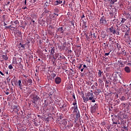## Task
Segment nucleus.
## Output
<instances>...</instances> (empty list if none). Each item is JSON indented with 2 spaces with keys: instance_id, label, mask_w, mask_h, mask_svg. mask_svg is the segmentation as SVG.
Here are the masks:
<instances>
[{
  "instance_id": "4c0bfd02",
  "label": "nucleus",
  "mask_w": 131,
  "mask_h": 131,
  "mask_svg": "<svg viewBox=\"0 0 131 131\" xmlns=\"http://www.w3.org/2000/svg\"><path fill=\"white\" fill-rule=\"evenodd\" d=\"M72 96L74 100H76V98H75V95H74V94H73Z\"/></svg>"
},
{
  "instance_id": "423d86ee",
  "label": "nucleus",
  "mask_w": 131,
  "mask_h": 131,
  "mask_svg": "<svg viewBox=\"0 0 131 131\" xmlns=\"http://www.w3.org/2000/svg\"><path fill=\"white\" fill-rule=\"evenodd\" d=\"M97 109H98V104L95 103L94 106H93L92 107V108H91V112H92V113H95V112H96L97 111Z\"/></svg>"
},
{
  "instance_id": "338daca9",
  "label": "nucleus",
  "mask_w": 131,
  "mask_h": 131,
  "mask_svg": "<svg viewBox=\"0 0 131 131\" xmlns=\"http://www.w3.org/2000/svg\"><path fill=\"white\" fill-rule=\"evenodd\" d=\"M59 57L60 58H62V56H61V55H60Z\"/></svg>"
},
{
  "instance_id": "f257e3e1",
  "label": "nucleus",
  "mask_w": 131,
  "mask_h": 131,
  "mask_svg": "<svg viewBox=\"0 0 131 131\" xmlns=\"http://www.w3.org/2000/svg\"><path fill=\"white\" fill-rule=\"evenodd\" d=\"M95 95L93 93L88 92L85 93V96H82L84 103H88L89 100L91 101L92 103H95L96 100L95 99Z\"/></svg>"
},
{
  "instance_id": "20e7f679",
  "label": "nucleus",
  "mask_w": 131,
  "mask_h": 131,
  "mask_svg": "<svg viewBox=\"0 0 131 131\" xmlns=\"http://www.w3.org/2000/svg\"><path fill=\"white\" fill-rule=\"evenodd\" d=\"M100 24L103 25V24H106L107 23V20H106V18L103 16L99 20Z\"/></svg>"
},
{
  "instance_id": "dca6fc26",
  "label": "nucleus",
  "mask_w": 131,
  "mask_h": 131,
  "mask_svg": "<svg viewBox=\"0 0 131 131\" xmlns=\"http://www.w3.org/2000/svg\"><path fill=\"white\" fill-rule=\"evenodd\" d=\"M76 117L77 119H78V118L80 117V113H79V112H78V113H76Z\"/></svg>"
},
{
  "instance_id": "6e6d98bb",
  "label": "nucleus",
  "mask_w": 131,
  "mask_h": 131,
  "mask_svg": "<svg viewBox=\"0 0 131 131\" xmlns=\"http://www.w3.org/2000/svg\"><path fill=\"white\" fill-rule=\"evenodd\" d=\"M83 69L84 68L81 69V72H82L83 71Z\"/></svg>"
},
{
  "instance_id": "f8f14e48",
  "label": "nucleus",
  "mask_w": 131,
  "mask_h": 131,
  "mask_svg": "<svg viewBox=\"0 0 131 131\" xmlns=\"http://www.w3.org/2000/svg\"><path fill=\"white\" fill-rule=\"evenodd\" d=\"M18 85H19V89H20V90H23V88H22V83H21V80H18Z\"/></svg>"
},
{
  "instance_id": "2f4dec72",
  "label": "nucleus",
  "mask_w": 131,
  "mask_h": 131,
  "mask_svg": "<svg viewBox=\"0 0 131 131\" xmlns=\"http://www.w3.org/2000/svg\"><path fill=\"white\" fill-rule=\"evenodd\" d=\"M52 75L53 78H55V77H56V76H57V75L55 73H52Z\"/></svg>"
},
{
  "instance_id": "e433bc0d",
  "label": "nucleus",
  "mask_w": 131,
  "mask_h": 131,
  "mask_svg": "<svg viewBox=\"0 0 131 131\" xmlns=\"http://www.w3.org/2000/svg\"><path fill=\"white\" fill-rule=\"evenodd\" d=\"M81 67H82V63H81L79 64V69H81Z\"/></svg>"
},
{
  "instance_id": "5fc2aeb1",
  "label": "nucleus",
  "mask_w": 131,
  "mask_h": 131,
  "mask_svg": "<svg viewBox=\"0 0 131 131\" xmlns=\"http://www.w3.org/2000/svg\"><path fill=\"white\" fill-rule=\"evenodd\" d=\"M4 26H7V24H6V23H4Z\"/></svg>"
},
{
  "instance_id": "69168bd1",
  "label": "nucleus",
  "mask_w": 131,
  "mask_h": 131,
  "mask_svg": "<svg viewBox=\"0 0 131 131\" xmlns=\"http://www.w3.org/2000/svg\"><path fill=\"white\" fill-rule=\"evenodd\" d=\"M95 87V85H93V86H92V88H94Z\"/></svg>"
},
{
  "instance_id": "ddd939ff",
  "label": "nucleus",
  "mask_w": 131,
  "mask_h": 131,
  "mask_svg": "<svg viewBox=\"0 0 131 131\" xmlns=\"http://www.w3.org/2000/svg\"><path fill=\"white\" fill-rule=\"evenodd\" d=\"M102 73H103V71H101L100 70H98V77H102Z\"/></svg>"
},
{
  "instance_id": "4468645a",
  "label": "nucleus",
  "mask_w": 131,
  "mask_h": 131,
  "mask_svg": "<svg viewBox=\"0 0 131 131\" xmlns=\"http://www.w3.org/2000/svg\"><path fill=\"white\" fill-rule=\"evenodd\" d=\"M2 58L3 59H4V60H5V61H7V60L9 59V57H8V56L7 55V54L5 55H3Z\"/></svg>"
},
{
  "instance_id": "79ce46f5",
  "label": "nucleus",
  "mask_w": 131,
  "mask_h": 131,
  "mask_svg": "<svg viewBox=\"0 0 131 131\" xmlns=\"http://www.w3.org/2000/svg\"><path fill=\"white\" fill-rule=\"evenodd\" d=\"M93 35L94 37H95V38H96V33H94L93 34Z\"/></svg>"
},
{
  "instance_id": "13d9d810",
  "label": "nucleus",
  "mask_w": 131,
  "mask_h": 131,
  "mask_svg": "<svg viewBox=\"0 0 131 131\" xmlns=\"http://www.w3.org/2000/svg\"><path fill=\"white\" fill-rule=\"evenodd\" d=\"M24 77H27V76L25 75H24Z\"/></svg>"
},
{
  "instance_id": "aec40b11",
  "label": "nucleus",
  "mask_w": 131,
  "mask_h": 131,
  "mask_svg": "<svg viewBox=\"0 0 131 131\" xmlns=\"http://www.w3.org/2000/svg\"><path fill=\"white\" fill-rule=\"evenodd\" d=\"M120 65L121 66V67H124V65H125V62L122 61L120 62Z\"/></svg>"
},
{
  "instance_id": "cd10ccee",
  "label": "nucleus",
  "mask_w": 131,
  "mask_h": 131,
  "mask_svg": "<svg viewBox=\"0 0 131 131\" xmlns=\"http://www.w3.org/2000/svg\"><path fill=\"white\" fill-rule=\"evenodd\" d=\"M110 77H117V76L115 74H112V75L110 76Z\"/></svg>"
},
{
  "instance_id": "2eb2a0df",
  "label": "nucleus",
  "mask_w": 131,
  "mask_h": 131,
  "mask_svg": "<svg viewBox=\"0 0 131 131\" xmlns=\"http://www.w3.org/2000/svg\"><path fill=\"white\" fill-rule=\"evenodd\" d=\"M120 100L121 101H126V97L125 96H121V98H120Z\"/></svg>"
},
{
  "instance_id": "f3484780",
  "label": "nucleus",
  "mask_w": 131,
  "mask_h": 131,
  "mask_svg": "<svg viewBox=\"0 0 131 131\" xmlns=\"http://www.w3.org/2000/svg\"><path fill=\"white\" fill-rule=\"evenodd\" d=\"M13 109L14 110H15V109H16V110L15 111L16 112H18V111H19V108H18V106L17 105H14Z\"/></svg>"
},
{
  "instance_id": "0eeeda50",
  "label": "nucleus",
  "mask_w": 131,
  "mask_h": 131,
  "mask_svg": "<svg viewBox=\"0 0 131 131\" xmlns=\"http://www.w3.org/2000/svg\"><path fill=\"white\" fill-rule=\"evenodd\" d=\"M71 109L74 110L73 113H78V112H79V111H78V107L77 106H72Z\"/></svg>"
},
{
  "instance_id": "6ab92c4d",
  "label": "nucleus",
  "mask_w": 131,
  "mask_h": 131,
  "mask_svg": "<svg viewBox=\"0 0 131 131\" xmlns=\"http://www.w3.org/2000/svg\"><path fill=\"white\" fill-rule=\"evenodd\" d=\"M73 105L74 107H75V106H77V103L76 101V99L74 100V102L73 103Z\"/></svg>"
},
{
  "instance_id": "de8ad7c7",
  "label": "nucleus",
  "mask_w": 131,
  "mask_h": 131,
  "mask_svg": "<svg viewBox=\"0 0 131 131\" xmlns=\"http://www.w3.org/2000/svg\"><path fill=\"white\" fill-rule=\"evenodd\" d=\"M124 129H126L127 130V127L126 126H124Z\"/></svg>"
},
{
  "instance_id": "5701e85b",
  "label": "nucleus",
  "mask_w": 131,
  "mask_h": 131,
  "mask_svg": "<svg viewBox=\"0 0 131 131\" xmlns=\"http://www.w3.org/2000/svg\"><path fill=\"white\" fill-rule=\"evenodd\" d=\"M113 27H111L109 28L108 30H110V32L113 33Z\"/></svg>"
},
{
  "instance_id": "680f3d73",
  "label": "nucleus",
  "mask_w": 131,
  "mask_h": 131,
  "mask_svg": "<svg viewBox=\"0 0 131 131\" xmlns=\"http://www.w3.org/2000/svg\"><path fill=\"white\" fill-rule=\"evenodd\" d=\"M95 85H96V86H98V83H96Z\"/></svg>"
},
{
  "instance_id": "39448f33",
  "label": "nucleus",
  "mask_w": 131,
  "mask_h": 131,
  "mask_svg": "<svg viewBox=\"0 0 131 131\" xmlns=\"http://www.w3.org/2000/svg\"><path fill=\"white\" fill-rule=\"evenodd\" d=\"M62 82V79L60 77H57L55 79V82L56 84H60Z\"/></svg>"
},
{
  "instance_id": "c85d7f7f",
  "label": "nucleus",
  "mask_w": 131,
  "mask_h": 131,
  "mask_svg": "<svg viewBox=\"0 0 131 131\" xmlns=\"http://www.w3.org/2000/svg\"><path fill=\"white\" fill-rule=\"evenodd\" d=\"M54 12H55V13H58V12H59V9H58V8H55V9H54Z\"/></svg>"
},
{
  "instance_id": "49530a36",
  "label": "nucleus",
  "mask_w": 131,
  "mask_h": 131,
  "mask_svg": "<svg viewBox=\"0 0 131 131\" xmlns=\"http://www.w3.org/2000/svg\"><path fill=\"white\" fill-rule=\"evenodd\" d=\"M121 105H122V106H125V103H121Z\"/></svg>"
},
{
  "instance_id": "09e8293b",
  "label": "nucleus",
  "mask_w": 131,
  "mask_h": 131,
  "mask_svg": "<svg viewBox=\"0 0 131 131\" xmlns=\"http://www.w3.org/2000/svg\"><path fill=\"white\" fill-rule=\"evenodd\" d=\"M83 68H88V67H86V66L85 64L83 65Z\"/></svg>"
},
{
  "instance_id": "a19ab883",
  "label": "nucleus",
  "mask_w": 131,
  "mask_h": 131,
  "mask_svg": "<svg viewBox=\"0 0 131 131\" xmlns=\"http://www.w3.org/2000/svg\"><path fill=\"white\" fill-rule=\"evenodd\" d=\"M0 74H1V75H2L3 76H4L5 75V74H4L2 71H0Z\"/></svg>"
},
{
  "instance_id": "473e14b6",
  "label": "nucleus",
  "mask_w": 131,
  "mask_h": 131,
  "mask_svg": "<svg viewBox=\"0 0 131 131\" xmlns=\"http://www.w3.org/2000/svg\"><path fill=\"white\" fill-rule=\"evenodd\" d=\"M112 4H114V3L116 2H117V0H111Z\"/></svg>"
},
{
  "instance_id": "58836bf2",
  "label": "nucleus",
  "mask_w": 131,
  "mask_h": 131,
  "mask_svg": "<svg viewBox=\"0 0 131 131\" xmlns=\"http://www.w3.org/2000/svg\"><path fill=\"white\" fill-rule=\"evenodd\" d=\"M109 55H110V52L105 53V56H109Z\"/></svg>"
},
{
  "instance_id": "7c9ffc66",
  "label": "nucleus",
  "mask_w": 131,
  "mask_h": 131,
  "mask_svg": "<svg viewBox=\"0 0 131 131\" xmlns=\"http://www.w3.org/2000/svg\"><path fill=\"white\" fill-rule=\"evenodd\" d=\"M37 0H30V2L35 4Z\"/></svg>"
},
{
  "instance_id": "052dcab7",
  "label": "nucleus",
  "mask_w": 131,
  "mask_h": 131,
  "mask_svg": "<svg viewBox=\"0 0 131 131\" xmlns=\"http://www.w3.org/2000/svg\"><path fill=\"white\" fill-rule=\"evenodd\" d=\"M66 35H69V33H66Z\"/></svg>"
},
{
  "instance_id": "864d4df0",
  "label": "nucleus",
  "mask_w": 131,
  "mask_h": 131,
  "mask_svg": "<svg viewBox=\"0 0 131 131\" xmlns=\"http://www.w3.org/2000/svg\"><path fill=\"white\" fill-rule=\"evenodd\" d=\"M129 33H125V35H127L128 36V35H129Z\"/></svg>"
},
{
  "instance_id": "a211bd4d",
  "label": "nucleus",
  "mask_w": 131,
  "mask_h": 131,
  "mask_svg": "<svg viewBox=\"0 0 131 131\" xmlns=\"http://www.w3.org/2000/svg\"><path fill=\"white\" fill-rule=\"evenodd\" d=\"M17 34H18L19 37H22V33H21V31H18Z\"/></svg>"
},
{
  "instance_id": "ea45409f",
  "label": "nucleus",
  "mask_w": 131,
  "mask_h": 131,
  "mask_svg": "<svg viewBox=\"0 0 131 131\" xmlns=\"http://www.w3.org/2000/svg\"><path fill=\"white\" fill-rule=\"evenodd\" d=\"M113 34H115V33H116V30H113Z\"/></svg>"
},
{
  "instance_id": "c03bdc74",
  "label": "nucleus",
  "mask_w": 131,
  "mask_h": 131,
  "mask_svg": "<svg viewBox=\"0 0 131 131\" xmlns=\"http://www.w3.org/2000/svg\"><path fill=\"white\" fill-rule=\"evenodd\" d=\"M126 33H129V29L127 30Z\"/></svg>"
},
{
  "instance_id": "9d476101",
  "label": "nucleus",
  "mask_w": 131,
  "mask_h": 131,
  "mask_svg": "<svg viewBox=\"0 0 131 131\" xmlns=\"http://www.w3.org/2000/svg\"><path fill=\"white\" fill-rule=\"evenodd\" d=\"M124 71H125V72H126V73H130V69L128 67H125L124 68Z\"/></svg>"
},
{
  "instance_id": "f704fd0d",
  "label": "nucleus",
  "mask_w": 131,
  "mask_h": 131,
  "mask_svg": "<svg viewBox=\"0 0 131 131\" xmlns=\"http://www.w3.org/2000/svg\"><path fill=\"white\" fill-rule=\"evenodd\" d=\"M50 17L52 19L55 18V14H52L51 15H50Z\"/></svg>"
},
{
  "instance_id": "37998d69",
  "label": "nucleus",
  "mask_w": 131,
  "mask_h": 131,
  "mask_svg": "<svg viewBox=\"0 0 131 131\" xmlns=\"http://www.w3.org/2000/svg\"><path fill=\"white\" fill-rule=\"evenodd\" d=\"M113 124H117V122L113 121Z\"/></svg>"
},
{
  "instance_id": "0e129e2a",
  "label": "nucleus",
  "mask_w": 131,
  "mask_h": 131,
  "mask_svg": "<svg viewBox=\"0 0 131 131\" xmlns=\"http://www.w3.org/2000/svg\"><path fill=\"white\" fill-rule=\"evenodd\" d=\"M6 74H9V72H6Z\"/></svg>"
},
{
  "instance_id": "393cba45",
  "label": "nucleus",
  "mask_w": 131,
  "mask_h": 131,
  "mask_svg": "<svg viewBox=\"0 0 131 131\" xmlns=\"http://www.w3.org/2000/svg\"><path fill=\"white\" fill-rule=\"evenodd\" d=\"M8 68H9V69H13V64H10L8 66Z\"/></svg>"
},
{
  "instance_id": "3c124183",
  "label": "nucleus",
  "mask_w": 131,
  "mask_h": 131,
  "mask_svg": "<svg viewBox=\"0 0 131 131\" xmlns=\"http://www.w3.org/2000/svg\"><path fill=\"white\" fill-rule=\"evenodd\" d=\"M82 18H84V14H82V16H81V18L82 19Z\"/></svg>"
},
{
  "instance_id": "bf43d9fd",
  "label": "nucleus",
  "mask_w": 131,
  "mask_h": 131,
  "mask_svg": "<svg viewBox=\"0 0 131 131\" xmlns=\"http://www.w3.org/2000/svg\"><path fill=\"white\" fill-rule=\"evenodd\" d=\"M117 35H119V32H117Z\"/></svg>"
},
{
  "instance_id": "b1692460",
  "label": "nucleus",
  "mask_w": 131,
  "mask_h": 131,
  "mask_svg": "<svg viewBox=\"0 0 131 131\" xmlns=\"http://www.w3.org/2000/svg\"><path fill=\"white\" fill-rule=\"evenodd\" d=\"M119 102H120L119 99H118V100H116V101H115V103L117 105H118V104H119Z\"/></svg>"
},
{
  "instance_id": "c756f323",
  "label": "nucleus",
  "mask_w": 131,
  "mask_h": 131,
  "mask_svg": "<svg viewBox=\"0 0 131 131\" xmlns=\"http://www.w3.org/2000/svg\"><path fill=\"white\" fill-rule=\"evenodd\" d=\"M126 20V19H125V18H122L121 23H124Z\"/></svg>"
},
{
  "instance_id": "bb28decb",
  "label": "nucleus",
  "mask_w": 131,
  "mask_h": 131,
  "mask_svg": "<svg viewBox=\"0 0 131 131\" xmlns=\"http://www.w3.org/2000/svg\"><path fill=\"white\" fill-rule=\"evenodd\" d=\"M98 82H99V83H102L103 82V80L101 78H99L98 79Z\"/></svg>"
},
{
  "instance_id": "e2e57ef3",
  "label": "nucleus",
  "mask_w": 131,
  "mask_h": 131,
  "mask_svg": "<svg viewBox=\"0 0 131 131\" xmlns=\"http://www.w3.org/2000/svg\"><path fill=\"white\" fill-rule=\"evenodd\" d=\"M26 3H27L26 0H25V4L26 5Z\"/></svg>"
},
{
  "instance_id": "412c9836",
  "label": "nucleus",
  "mask_w": 131,
  "mask_h": 131,
  "mask_svg": "<svg viewBox=\"0 0 131 131\" xmlns=\"http://www.w3.org/2000/svg\"><path fill=\"white\" fill-rule=\"evenodd\" d=\"M51 53L52 55H54V54H55V48H53L51 50Z\"/></svg>"
},
{
  "instance_id": "a18cd8bd",
  "label": "nucleus",
  "mask_w": 131,
  "mask_h": 131,
  "mask_svg": "<svg viewBox=\"0 0 131 131\" xmlns=\"http://www.w3.org/2000/svg\"><path fill=\"white\" fill-rule=\"evenodd\" d=\"M54 15L55 16H59V14L57 13H54Z\"/></svg>"
},
{
  "instance_id": "1a4fd4ad",
  "label": "nucleus",
  "mask_w": 131,
  "mask_h": 131,
  "mask_svg": "<svg viewBox=\"0 0 131 131\" xmlns=\"http://www.w3.org/2000/svg\"><path fill=\"white\" fill-rule=\"evenodd\" d=\"M57 32H58L59 34L63 33V27H60L57 30Z\"/></svg>"
},
{
  "instance_id": "a878e982",
  "label": "nucleus",
  "mask_w": 131,
  "mask_h": 131,
  "mask_svg": "<svg viewBox=\"0 0 131 131\" xmlns=\"http://www.w3.org/2000/svg\"><path fill=\"white\" fill-rule=\"evenodd\" d=\"M14 24H15L16 25H17V24H19V20H16L14 21Z\"/></svg>"
},
{
  "instance_id": "9b49d317",
  "label": "nucleus",
  "mask_w": 131,
  "mask_h": 131,
  "mask_svg": "<svg viewBox=\"0 0 131 131\" xmlns=\"http://www.w3.org/2000/svg\"><path fill=\"white\" fill-rule=\"evenodd\" d=\"M101 92L100 90L97 89V91H95L94 94L96 96H99L100 93H101Z\"/></svg>"
},
{
  "instance_id": "774afa93",
  "label": "nucleus",
  "mask_w": 131,
  "mask_h": 131,
  "mask_svg": "<svg viewBox=\"0 0 131 131\" xmlns=\"http://www.w3.org/2000/svg\"><path fill=\"white\" fill-rule=\"evenodd\" d=\"M38 61H40V59L39 58V59H38Z\"/></svg>"
},
{
  "instance_id": "6e6552de",
  "label": "nucleus",
  "mask_w": 131,
  "mask_h": 131,
  "mask_svg": "<svg viewBox=\"0 0 131 131\" xmlns=\"http://www.w3.org/2000/svg\"><path fill=\"white\" fill-rule=\"evenodd\" d=\"M63 2L61 0H56L54 3V6H58V5H61Z\"/></svg>"
},
{
  "instance_id": "f03ea898",
  "label": "nucleus",
  "mask_w": 131,
  "mask_h": 131,
  "mask_svg": "<svg viewBox=\"0 0 131 131\" xmlns=\"http://www.w3.org/2000/svg\"><path fill=\"white\" fill-rule=\"evenodd\" d=\"M32 94L30 95L31 98V101L32 104H37V102L40 100V98L39 97H38L36 94H37V92H36V90H31Z\"/></svg>"
},
{
  "instance_id": "72a5a7b5",
  "label": "nucleus",
  "mask_w": 131,
  "mask_h": 131,
  "mask_svg": "<svg viewBox=\"0 0 131 131\" xmlns=\"http://www.w3.org/2000/svg\"><path fill=\"white\" fill-rule=\"evenodd\" d=\"M6 95H9V89H7L6 92H5Z\"/></svg>"
},
{
  "instance_id": "7ed1b4c3",
  "label": "nucleus",
  "mask_w": 131,
  "mask_h": 131,
  "mask_svg": "<svg viewBox=\"0 0 131 131\" xmlns=\"http://www.w3.org/2000/svg\"><path fill=\"white\" fill-rule=\"evenodd\" d=\"M25 85H32V80L31 79H29L28 80L25 79L23 81Z\"/></svg>"
},
{
  "instance_id": "c9c22d12",
  "label": "nucleus",
  "mask_w": 131,
  "mask_h": 131,
  "mask_svg": "<svg viewBox=\"0 0 131 131\" xmlns=\"http://www.w3.org/2000/svg\"><path fill=\"white\" fill-rule=\"evenodd\" d=\"M49 28H51V29H54V26H53V25H50L49 26Z\"/></svg>"
},
{
  "instance_id": "4be33fe9",
  "label": "nucleus",
  "mask_w": 131,
  "mask_h": 131,
  "mask_svg": "<svg viewBox=\"0 0 131 131\" xmlns=\"http://www.w3.org/2000/svg\"><path fill=\"white\" fill-rule=\"evenodd\" d=\"M20 46L21 48H23V50L25 49V45H23L21 43H20Z\"/></svg>"
},
{
  "instance_id": "603ef678",
  "label": "nucleus",
  "mask_w": 131,
  "mask_h": 131,
  "mask_svg": "<svg viewBox=\"0 0 131 131\" xmlns=\"http://www.w3.org/2000/svg\"><path fill=\"white\" fill-rule=\"evenodd\" d=\"M10 27H11V26L6 27V28L8 29H10Z\"/></svg>"
},
{
  "instance_id": "8fccbe9b",
  "label": "nucleus",
  "mask_w": 131,
  "mask_h": 131,
  "mask_svg": "<svg viewBox=\"0 0 131 131\" xmlns=\"http://www.w3.org/2000/svg\"><path fill=\"white\" fill-rule=\"evenodd\" d=\"M115 97H116V98H118V94H116L115 95Z\"/></svg>"
},
{
  "instance_id": "4d7b16f0",
  "label": "nucleus",
  "mask_w": 131,
  "mask_h": 131,
  "mask_svg": "<svg viewBox=\"0 0 131 131\" xmlns=\"http://www.w3.org/2000/svg\"><path fill=\"white\" fill-rule=\"evenodd\" d=\"M32 22H33V23H34L35 21L33 20V19H32Z\"/></svg>"
}]
</instances>
